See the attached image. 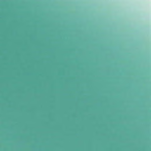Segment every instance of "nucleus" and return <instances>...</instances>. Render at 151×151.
Instances as JSON below:
<instances>
[{"mask_svg": "<svg viewBox=\"0 0 151 151\" xmlns=\"http://www.w3.org/2000/svg\"><path fill=\"white\" fill-rule=\"evenodd\" d=\"M8 9V10H9V9Z\"/></svg>", "mask_w": 151, "mask_h": 151, "instance_id": "f257e3e1", "label": "nucleus"}]
</instances>
